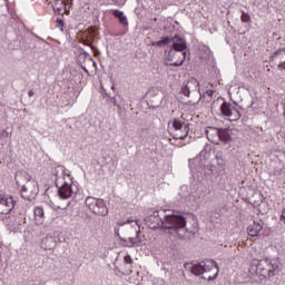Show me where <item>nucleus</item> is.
I'll list each match as a JSON object with an SVG mask.
<instances>
[{
	"label": "nucleus",
	"mask_w": 285,
	"mask_h": 285,
	"mask_svg": "<svg viewBox=\"0 0 285 285\" xmlns=\"http://www.w3.org/2000/svg\"><path fill=\"white\" fill-rule=\"evenodd\" d=\"M56 23H58L59 28H63V19L57 18Z\"/></svg>",
	"instance_id": "72a5a7b5"
},
{
	"label": "nucleus",
	"mask_w": 285,
	"mask_h": 285,
	"mask_svg": "<svg viewBox=\"0 0 285 285\" xmlns=\"http://www.w3.org/2000/svg\"><path fill=\"white\" fill-rule=\"evenodd\" d=\"M277 69H278V70H285V61L281 62V63L277 66Z\"/></svg>",
	"instance_id": "f704fd0d"
},
{
	"label": "nucleus",
	"mask_w": 285,
	"mask_h": 285,
	"mask_svg": "<svg viewBox=\"0 0 285 285\" xmlns=\"http://www.w3.org/2000/svg\"><path fill=\"white\" fill-rule=\"evenodd\" d=\"M28 97H35V91L32 89L28 91Z\"/></svg>",
	"instance_id": "79ce46f5"
},
{
	"label": "nucleus",
	"mask_w": 285,
	"mask_h": 285,
	"mask_svg": "<svg viewBox=\"0 0 285 285\" xmlns=\"http://www.w3.org/2000/svg\"><path fill=\"white\" fill-rule=\"evenodd\" d=\"M2 222L4 226H8L9 230H12V228H17V226H19V222H17V216H6Z\"/></svg>",
	"instance_id": "a211bd4d"
},
{
	"label": "nucleus",
	"mask_w": 285,
	"mask_h": 285,
	"mask_svg": "<svg viewBox=\"0 0 285 285\" xmlns=\"http://www.w3.org/2000/svg\"><path fill=\"white\" fill-rule=\"evenodd\" d=\"M202 279H206V277H205V276H202Z\"/></svg>",
	"instance_id": "de8ad7c7"
},
{
	"label": "nucleus",
	"mask_w": 285,
	"mask_h": 285,
	"mask_svg": "<svg viewBox=\"0 0 285 285\" xmlns=\"http://www.w3.org/2000/svg\"><path fill=\"white\" fill-rule=\"evenodd\" d=\"M114 233L115 235H117V237H121V235L119 234V227H115Z\"/></svg>",
	"instance_id": "c9c22d12"
},
{
	"label": "nucleus",
	"mask_w": 285,
	"mask_h": 285,
	"mask_svg": "<svg viewBox=\"0 0 285 285\" xmlns=\"http://www.w3.org/2000/svg\"><path fill=\"white\" fill-rule=\"evenodd\" d=\"M186 223L184 215L170 209L151 210L145 218V224L148 228L151 230L161 228V230L170 235L174 239H184L186 233L195 235V232L186 228Z\"/></svg>",
	"instance_id": "f257e3e1"
},
{
	"label": "nucleus",
	"mask_w": 285,
	"mask_h": 285,
	"mask_svg": "<svg viewBox=\"0 0 285 285\" xmlns=\"http://www.w3.org/2000/svg\"><path fill=\"white\" fill-rule=\"evenodd\" d=\"M212 190L209 186L206 185H202L198 190L196 191V195L198 197V199H206V197H208V195H210Z\"/></svg>",
	"instance_id": "6ab92c4d"
},
{
	"label": "nucleus",
	"mask_w": 285,
	"mask_h": 285,
	"mask_svg": "<svg viewBox=\"0 0 285 285\" xmlns=\"http://www.w3.org/2000/svg\"><path fill=\"white\" fill-rule=\"evenodd\" d=\"M171 125L175 130L174 139H180L181 141H184V139L188 137V132H190L189 125L186 122H183L177 118L173 120Z\"/></svg>",
	"instance_id": "423d86ee"
},
{
	"label": "nucleus",
	"mask_w": 285,
	"mask_h": 285,
	"mask_svg": "<svg viewBox=\"0 0 285 285\" xmlns=\"http://www.w3.org/2000/svg\"><path fill=\"white\" fill-rule=\"evenodd\" d=\"M52 175L56 177V188H59V184H61V181H66V167L58 165L52 169Z\"/></svg>",
	"instance_id": "4468645a"
},
{
	"label": "nucleus",
	"mask_w": 285,
	"mask_h": 285,
	"mask_svg": "<svg viewBox=\"0 0 285 285\" xmlns=\"http://www.w3.org/2000/svg\"><path fill=\"white\" fill-rule=\"evenodd\" d=\"M233 130L228 128H220V134L218 136V139L223 141V144H230L233 141V136H232Z\"/></svg>",
	"instance_id": "f3484780"
},
{
	"label": "nucleus",
	"mask_w": 285,
	"mask_h": 285,
	"mask_svg": "<svg viewBox=\"0 0 285 285\" xmlns=\"http://www.w3.org/2000/svg\"><path fill=\"white\" fill-rule=\"evenodd\" d=\"M43 217H45L43 208L36 207L35 208V219H36V224L38 226H41V224H43Z\"/></svg>",
	"instance_id": "aec40b11"
},
{
	"label": "nucleus",
	"mask_w": 285,
	"mask_h": 285,
	"mask_svg": "<svg viewBox=\"0 0 285 285\" xmlns=\"http://www.w3.org/2000/svg\"><path fill=\"white\" fill-rule=\"evenodd\" d=\"M111 100L114 101V106L118 108V110H121V107L124 106V98H121V100L118 101L117 97H112Z\"/></svg>",
	"instance_id": "a878e982"
},
{
	"label": "nucleus",
	"mask_w": 285,
	"mask_h": 285,
	"mask_svg": "<svg viewBox=\"0 0 285 285\" xmlns=\"http://www.w3.org/2000/svg\"><path fill=\"white\" fill-rule=\"evenodd\" d=\"M189 168H193V160H189Z\"/></svg>",
	"instance_id": "37998d69"
},
{
	"label": "nucleus",
	"mask_w": 285,
	"mask_h": 285,
	"mask_svg": "<svg viewBox=\"0 0 285 285\" xmlns=\"http://www.w3.org/2000/svg\"><path fill=\"white\" fill-rule=\"evenodd\" d=\"M16 39L19 41L20 46H21L22 43H26V37L23 36V33L18 35V36L16 37Z\"/></svg>",
	"instance_id": "c756f323"
},
{
	"label": "nucleus",
	"mask_w": 285,
	"mask_h": 285,
	"mask_svg": "<svg viewBox=\"0 0 285 285\" xmlns=\"http://www.w3.org/2000/svg\"><path fill=\"white\" fill-rule=\"evenodd\" d=\"M98 200L99 198L89 196L86 198L85 204L89 208V210H91L92 208H95V205L97 204Z\"/></svg>",
	"instance_id": "4be33fe9"
},
{
	"label": "nucleus",
	"mask_w": 285,
	"mask_h": 285,
	"mask_svg": "<svg viewBox=\"0 0 285 285\" xmlns=\"http://www.w3.org/2000/svg\"><path fill=\"white\" fill-rule=\"evenodd\" d=\"M58 195L60 199H70L75 195V189H72V184H68L66 180H62L59 184Z\"/></svg>",
	"instance_id": "9d476101"
},
{
	"label": "nucleus",
	"mask_w": 285,
	"mask_h": 285,
	"mask_svg": "<svg viewBox=\"0 0 285 285\" xmlns=\"http://www.w3.org/2000/svg\"><path fill=\"white\" fill-rule=\"evenodd\" d=\"M262 230H264V225L254 220L253 224L247 227V235H249V237H258Z\"/></svg>",
	"instance_id": "dca6fc26"
},
{
	"label": "nucleus",
	"mask_w": 285,
	"mask_h": 285,
	"mask_svg": "<svg viewBox=\"0 0 285 285\" xmlns=\"http://www.w3.org/2000/svg\"><path fill=\"white\" fill-rule=\"evenodd\" d=\"M137 135L140 139L146 138V136L148 135V128L142 127V128L137 129Z\"/></svg>",
	"instance_id": "393cba45"
},
{
	"label": "nucleus",
	"mask_w": 285,
	"mask_h": 285,
	"mask_svg": "<svg viewBox=\"0 0 285 285\" xmlns=\"http://www.w3.org/2000/svg\"><path fill=\"white\" fill-rule=\"evenodd\" d=\"M284 55H285V48H279V49H277V50L274 52L273 57H282V56H284Z\"/></svg>",
	"instance_id": "c85d7f7f"
},
{
	"label": "nucleus",
	"mask_w": 285,
	"mask_h": 285,
	"mask_svg": "<svg viewBox=\"0 0 285 285\" xmlns=\"http://www.w3.org/2000/svg\"><path fill=\"white\" fill-rule=\"evenodd\" d=\"M134 222L136 223V226L138 227V229H140L139 220H135V219H132V218H128V219L126 220V224H132Z\"/></svg>",
	"instance_id": "2f4dec72"
},
{
	"label": "nucleus",
	"mask_w": 285,
	"mask_h": 285,
	"mask_svg": "<svg viewBox=\"0 0 285 285\" xmlns=\"http://www.w3.org/2000/svg\"><path fill=\"white\" fill-rule=\"evenodd\" d=\"M184 266L186 271H190V273L196 277H202L204 273H210L213 268H215L216 273L214 276L207 277L208 282L217 279V276L219 275V265L214 259L202 261L199 263H185Z\"/></svg>",
	"instance_id": "7ed1b4c3"
},
{
	"label": "nucleus",
	"mask_w": 285,
	"mask_h": 285,
	"mask_svg": "<svg viewBox=\"0 0 285 285\" xmlns=\"http://www.w3.org/2000/svg\"><path fill=\"white\" fill-rule=\"evenodd\" d=\"M51 246H56V243L53 242Z\"/></svg>",
	"instance_id": "49530a36"
},
{
	"label": "nucleus",
	"mask_w": 285,
	"mask_h": 285,
	"mask_svg": "<svg viewBox=\"0 0 285 285\" xmlns=\"http://www.w3.org/2000/svg\"><path fill=\"white\" fill-rule=\"evenodd\" d=\"M220 130H222V128L207 127V129H205V135H206L208 141H210L212 144L217 142V140L219 139Z\"/></svg>",
	"instance_id": "2eb2a0df"
},
{
	"label": "nucleus",
	"mask_w": 285,
	"mask_h": 285,
	"mask_svg": "<svg viewBox=\"0 0 285 285\" xmlns=\"http://www.w3.org/2000/svg\"><path fill=\"white\" fill-rule=\"evenodd\" d=\"M82 43H83V46H88L89 48H91V50H94V52H98V49L95 47V45H92L88 40H83Z\"/></svg>",
	"instance_id": "cd10ccee"
},
{
	"label": "nucleus",
	"mask_w": 285,
	"mask_h": 285,
	"mask_svg": "<svg viewBox=\"0 0 285 285\" xmlns=\"http://www.w3.org/2000/svg\"><path fill=\"white\" fill-rule=\"evenodd\" d=\"M180 92H183L185 97H190V92H196L202 98L199 81L195 78H191L184 87H181Z\"/></svg>",
	"instance_id": "1a4fd4ad"
},
{
	"label": "nucleus",
	"mask_w": 285,
	"mask_h": 285,
	"mask_svg": "<svg viewBox=\"0 0 285 285\" xmlns=\"http://www.w3.org/2000/svg\"><path fill=\"white\" fill-rule=\"evenodd\" d=\"M284 214H285V209L282 210V215H281L279 219H281V222H284V224H285V215Z\"/></svg>",
	"instance_id": "4c0bfd02"
},
{
	"label": "nucleus",
	"mask_w": 285,
	"mask_h": 285,
	"mask_svg": "<svg viewBox=\"0 0 285 285\" xmlns=\"http://www.w3.org/2000/svg\"><path fill=\"white\" fill-rule=\"evenodd\" d=\"M56 3L59 6H66V1L63 0H56Z\"/></svg>",
	"instance_id": "ea45409f"
},
{
	"label": "nucleus",
	"mask_w": 285,
	"mask_h": 285,
	"mask_svg": "<svg viewBox=\"0 0 285 285\" xmlns=\"http://www.w3.org/2000/svg\"><path fill=\"white\" fill-rule=\"evenodd\" d=\"M217 106H219V100H215V101L212 104V109H213V108H217Z\"/></svg>",
	"instance_id": "e433bc0d"
},
{
	"label": "nucleus",
	"mask_w": 285,
	"mask_h": 285,
	"mask_svg": "<svg viewBox=\"0 0 285 285\" xmlns=\"http://www.w3.org/2000/svg\"><path fill=\"white\" fill-rule=\"evenodd\" d=\"M53 12H56V14H62L63 7L53 6Z\"/></svg>",
	"instance_id": "7c9ffc66"
},
{
	"label": "nucleus",
	"mask_w": 285,
	"mask_h": 285,
	"mask_svg": "<svg viewBox=\"0 0 285 285\" xmlns=\"http://www.w3.org/2000/svg\"><path fill=\"white\" fill-rule=\"evenodd\" d=\"M242 16H240V21L242 23H250L252 19H250V14H248L246 11L240 10Z\"/></svg>",
	"instance_id": "b1692460"
},
{
	"label": "nucleus",
	"mask_w": 285,
	"mask_h": 285,
	"mask_svg": "<svg viewBox=\"0 0 285 285\" xmlns=\"http://www.w3.org/2000/svg\"><path fill=\"white\" fill-rule=\"evenodd\" d=\"M82 70L88 73V69L86 67H82Z\"/></svg>",
	"instance_id": "c03bdc74"
},
{
	"label": "nucleus",
	"mask_w": 285,
	"mask_h": 285,
	"mask_svg": "<svg viewBox=\"0 0 285 285\" xmlns=\"http://www.w3.org/2000/svg\"><path fill=\"white\" fill-rule=\"evenodd\" d=\"M16 184L21 186V197L27 202H32L39 195L37 180L32 179V176L26 171L16 175Z\"/></svg>",
	"instance_id": "f03ea898"
},
{
	"label": "nucleus",
	"mask_w": 285,
	"mask_h": 285,
	"mask_svg": "<svg viewBox=\"0 0 285 285\" xmlns=\"http://www.w3.org/2000/svg\"><path fill=\"white\" fill-rule=\"evenodd\" d=\"M114 17H116L117 19H119V22L122 26H128V18L124 14L122 11L119 10H114L112 11Z\"/></svg>",
	"instance_id": "412c9836"
},
{
	"label": "nucleus",
	"mask_w": 285,
	"mask_h": 285,
	"mask_svg": "<svg viewBox=\"0 0 285 285\" xmlns=\"http://www.w3.org/2000/svg\"><path fill=\"white\" fill-rule=\"evenodd\" d=\"M168 43H170V37L166 36L163 37L160 40L156 41L154 46L158 48H164V46H168Z\"/></svg>",
	"instance_id": "5701e85b"
},
{
	"label": "nucleus",
	"mask_w": 285,
	"mask_h": 285,
	"mask_svg": "<svg viewBox=\"0 0 285 285\" xmlns=\"http://www.w3.org/2000/svg\"><path fill=\"white\" fill-rule=\"evenodd\" d=\"M283 173H284V171H283L282 169H275V170L273 171V175H274L275 177H279V176H282Z\"/></svg>",
	"instance_id": "473e14b6"
},
{
	"label": "nucleus",
	"mask_w": 285,
	"mask_h": 285,
	"mask_svg": "<svg viewBox=\"0 0 285 285\" xmlns=\"http://www.w3.org/2000/svg\"><path fill=\"white\" fill-rule=\"evenodd\" d=\"M166 59L167 61H171L169 66L174 68H179V66H184V61H186V51L169 49L166 53Z\"/></svg>",
	"instance_id": "0eeeda50"
},
{
	"label": "nucleus",
	"mask_w": 285,
	"mask_h": 285,
	"mask_svg": "<svg viewBox=\"0 0 285 285\" xmlns=\"http://www.w3.org/2000/svg\"><path fill=\"white\" fill-rule=\"evenodd\" d=\"M124 262H125V264H129L130 266H132V264H134L132 256H130V254H127L124 257Z\"/></svg>",
	"instance_id": "bb28decb"
},
{
	"label": "nucleus",
	"mask_w": 285,
	"mask_h": 285,
	"mask_svg": "<svg viewBox=\"0 0 285 285\" xmlns=\"http://www.w3.org/2000/svg\"><path fill=\"white\" fill-rule=\"evenodd\" d=\"M14 206H17V200L12 196L6 197L0 194V215H10Z\"/></svg>",
	"instance_id": "6e6552de"
},
{
	"label": "nucleus",
	"mask_w": 285,
	"mask_h": 285,
	"mask_svg": "<svg viewBox=\"0 0 285 285\" xmlns=\"http://www.w3.org/2000/svg\"><path fill=\"white\" fill-rule=\"evenodd\" d=\"M173 46L170 50H176V52H186L188 49V45L186 43V39L181 38L180 36H174L171 38Z\"/></svg>",
	"instance_id": "f8f14e48"
},
{
	"label": "nucleus",
	"mask_w": 285,
	"mask_h": 285,
	"mask_svg": "<svg viewBox=\"0 0 285 285\" xmlns=\"http://www.w3.org/2000/svg\"><path fill=\"white\" fill-rule=\"evenodd\" d=\"M126 222H124V220H119L118 223H117V226L116 227H118L119 228V226H126Z\"/></svg>",
	"instance_id": "58836bf2"
},
{
	"label": "nucleus",
	"mask_w": 285,
	"mask_h": 285,
	"mask_svg": "<svg viewBox=\"0 0 285 285\" xmlns=\"http://www.w3.org/2000/svg\"><path fill=\"white\" fill-rule=\"evenodd\" d=\"M206 95H207L208 97H213V95H215V91H213V90H207V91H206Z\"/></svg>",
	"instance_id": "a19ab883"
},
{
	"label": "nucleus",
	"mask_w": 285,
	"mask_h": 285,
	"mask_svg": "<svg viewBox=\"0 0 285 285\" xmlns=\"http://www.w3.org/2000/svg\"><path fill=\"white\" fill-rule=\"evenodd\" d=\"M47 242H53L52 237L47 238Z\"/></svg>",
	"instance_id": "a18cd8bd"
},
{
	"label": "nucleus",
	"mask_w": 285,
	"mask_h": 285,
	"mask_svg": "<svg viewBox=\"0 0 285 285\" xmlns=\"http://www.w3.org/2000/svg\"><path fill=\"white\" fill-rule=\"evenodd\" d=\"M140 234L141 229L138 228L136 230V237L124 238L119 236V239L122 243V246H125V248H135V246H139V244H141V237L139 236Z\"/></svg>",
	"instance_id": "9b49d317"
},
{
	"label": "nucleus",
	"mask_w": 285,
	"mask_h": 285,
	"mask_svg": "<svg viewBox=\"0 0 285 285\" xmlns=\"http://www.w3.org/2000/svg\"><path fill=\"white\" fill-rule=\"evenodd\" d=\"M252 271L257 275H261L264 279H266V277L271 279V277H275V275L279 273V263L268 258L254 259L252 263Z\"/></svg>",
	"instance_id": "20e7f679"
},
{
	"label": "nucleus",
	"mask_w": 285,
	"mask_h": 285,
	"mask_svg": "<svg viewBox=\"0 0 285 285\" xmlns=\"http://www.w3.org/2000/svg\"><path fill=\"white\" fill-rule=\"evenodd\" d=\"M91 213H94V215H98L99 217H106V215H108V206H106V200L98 198V202H96Z\"/></svg>",
	"instance_id": "ddd939ff"
},
{
	"label": "nucleus",
	"mask_w": 285,
	"mask_h": 285,
	"mask_svg": "<svg viewBox=\"0 0 285 285\" xmlns=\"http://www.w3.org/2000/svg\"><path fill=\"white\" fill-rule=\"evenodd\" d=\"M219 110L223 117H227L229 121H237L238 119H242V112L237 110V108L233 107V104L226 101V99L220 98Z\"/></svg>",
	"instance_id": "39448f33"
}]
</instances>
